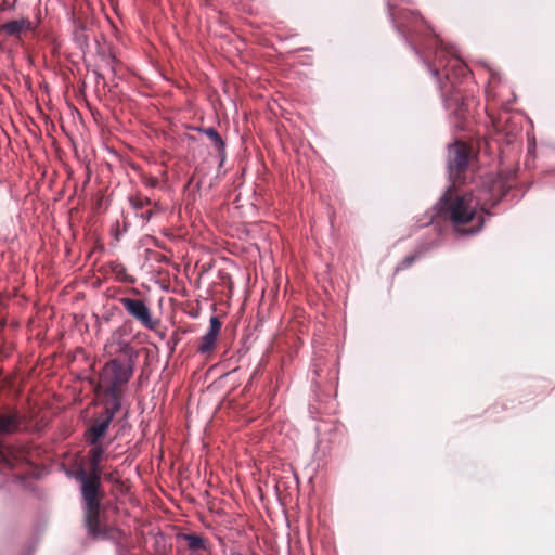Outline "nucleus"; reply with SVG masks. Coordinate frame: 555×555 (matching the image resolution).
Returning a JSON list of instances; mask_svg holds the SVG:
<instances>
[{
	"instance_id": "obj_1",
	"label": "nucleus",
	"mask_w": 555,
	"mask_h": 555,
	"mask_svg": "<svg viewBox=\"0 0 555 555\" xmlns=\"http://www.w3.org/2000/svg\"><path fill=\"white\" fill-rule=\"evenodd\" d=\"M496 182L491 181L485 189L460 193L457 185H451L437 202V215L449 220L463 234H476L485 224V214L494 206L503 194L495 192Z\"/></svg>"
},
{
	"instance_id": "obj_2",
	"label": "nucleus",
	"mask_w": 555,
	"mask_h": 555,
	"mask_svg": "<svg viewBox=\"0 0 555 555\" xmlns=\"http://www.w3.org/2000/svg\"><path fill=\"white\" fill-rule=\"evenodd\" d=\"M401 17L411 24L423 25L428 35H431L436 40V57L440 65L444 66L446 78L452 86L456 83L459 78H464L469 74L467 65L459 57L454 56L453 49L447 47L443 41L434 33L431 26L427 21L415 11L404 10L401 13Z\"/></svg>"
},
{
	"instance_id": "obj_3",
	"label": "nucleus",
	"mask_w": 555,
	"mask_h": 555,
	"mask_svg": "<svg viewBox=\"0 0 555 555\" xmlns=\"http://www.w3.org/2000/svg\"><path fill=\"white\" fill-rule=\"evenodd\" d=\"M134 366V360H121V358H114L104 365L101 384L104 388L105 401L121 405V388L133 376Z\"/></svg>"
},
{
	"instance_id": "obj_4",
	"label": "nucleus",
	"mask_w": 555,
	"mask_h": 555,
	"mask_svg": "<svg viewBox=\"0 0 555 555\" xmlns=\"http://www.w3.org/2000/svg\"><path fill=\"white\" fill-rule=\"evenodd\" d=\"M103 411L98 414L85 431V440L88 444H96L106 436L114 416L119 412L121 405L108 401L103 402Z\"/></svg>"
},
{
	"instance_id": "obj_5",
	"label": "nucleus",
	"mask_w": 555,
	"mask_h": 555,
	"mask_svg": "<svg viewBox=\"0 0 555 555\" xmlns=\"http://www.w3.org/2000/svg\"><path fill=\"white\" fill-rule=\"evenodd\" d=\"M89 446L91 447L88 451L90 472L86 473L83 469H80L77 473L76 478L81 482V487L92 486L95 489H101V462L105 457V447L102 441H98L96 444Z\"/></svg>"
},
{
	"instance_id": "obj_6",
	"label": "nucleus",
	"mask_w": 555,
	"mask_h": 555,
	"mask_svg": "<svg viewBox=\"0 0 555 555\" xmlns=\"http://www.w3.org/2000/svg\"><path fill=\"white\" fill-rule=\"evenodd\" d=\"M101 489L92 486L81 487V495L85 503V521L89 534L98 537L100 533V500L102 498Z\"/></svg>"
},
{
	"instance_id": "obj_7",
	"label": "nucleus",
	"mask_w": 555,
	"mask_h": 555,
	"mask_svg": "<svg viewBox=\"0 0 555 555\" xmlns=\"http://www.w3.org/2000/svg\"><path fill=\"white\" fill-rule=\"evenodd\" d=\"M125 311L133 318L142 327L155 331L159 325V319L152 315L151 308L143 299L120 297L118 299Z\"/></svg>"
},
{
	"instance_id": "obj_8",
	"label": "nucleus",
	"mask_w": 555,
	"mask_h": 555,
	"mask_svg": "<svg viewBox=\"0 0 555 555\" xmlns=\"http://www.w3.org/2000/svg\"><path fill=\"white\" fill-rule=\"evenodd\" d=\"M469 157V147L463 142H456L449 147L448 168L452 185L463 183L462 173L467 169Z\"/></svg>"
},
{
	"instance_id": "obj_9",
	"label": "nucleus",
	"mask_w": 555,
	"mask_h": 555,
	"mask_svg": "<svg viewBox=\"0 0 555 555\" xmlns=\"http://www.w3.org/2000/svg\"><path fill=\"white\" fill-rule=\"evenodd\" d=\"M122 328L119 327L113 332L111 338L106 344V348L111 349V352L120 354L121 360H134L137 361L138 351L131 346L130 343L122 339Z\"/></svg>"
},
{
	"instance_id": "obj_10",
	"label": "nucleus",
	"mask_w": 555,
	"mask_h": 555,
	"mask_svg": "<svg viewBox=\"0 0 555 555\" xmlns=\"http://www.w3.org/2000/svg\"><path fill=\"white\" fill-rule=\"evenodd\" d=\"M221 322L217 317H211L209 320V328L207 333L199 338L197 352L201 354L210 353L217 344L218 335L221 331Z\"/></svg>"
},
{
	"instance_id": "obj_11",
	"label": "nucleus",
	"mask_w": 555,
	"mask_h": 555,
	"mask_svg": "<svg viewBox=\"0 0 555 555\" xmlns=\"http://www.w3.org/2000/svg\"><path fill=\"white\" fill-rule=\"evenodd\" d=\"M444 106L448 111L455 115L460 120L465 119L467 111V102L461 94V91L454 88V91L450 96H446V91L441 87Z\"/></svg>"
},
{
	"instance_id": "obj_12",
	"label": "nucleus",
	"mask_w": 555,
	"mask_h": 555,
	"mask_svg": "<svg viewBox=\"0 0 555 555\" xmlns=\"http://www.w3.org/2000/svg\"><path fill=\"white\" fill-rule=\"evenodd\" d=\"M25 459L23 450L0 442V469H11Z\"/></svg>"
},
{
	"instance_id": "obj_13",
	"label": "nucleus",
	"mask_w": 555,
	"mask_h": 555,
	"mask_svg": "<svg viewBox=\"0 0 555 555\" xmlns=\"http://www.w3.org/2000/svg\"><path fill=\"white\" fill-rule=\"evenodd\" d=\"M24 424V416L17 411L0 413V434H13L17 431Z\"/></svg>"
},
{
	"instance_id": "obj_14",
	"label": "nucleus",
	"mask_w": 555,
	"mask_h": 555,
	"mask_svg": "<svg viewBox=\"0 0 555 555\" xmlns=\"http://www.w3.org/2000/svg\"><path fill=\"white\" fill-rule=\"evenodd\" d=\"M33 29V23L28 18L10 21L2 26V30L9 36H18L22 33Z\"/></svg>"
},
{
	"instance_id": "obj_15",
	"label": "nucleus",
	"mask_w": 555,
	"mask_h": 555,
	"mask_svg": "<svg viewBox=\"0 0 555 555\" xmlns=\"http://www.w3.org/2000/svg\"><path fill=\"white\" fill-rule=\"evenodd\" d=\"M202 131L212 142L217 152L221 155H224L225 143H224L223 139L221 138V135L218 133V131L212 127L202 129Z\"/></svg>"
},
{
	"instance_id": "obj_16",
	"label": "nucleus",
	"mask_w": 555,
	"mask_h": 555,
	"mask_svg": "<svg viewBox=\"0 0 555 555\" xmlns=\"http://www.w3.org/2000/svg\"><path fill=\"white\" fill-rule=\"evenodd\" d=\"M111 272L116 276L119 282L133 283L134 280L127 273L126 267L119 261H111L108 263Z\"/></svg>"
},
{
	"instance_id": "obj_17",
	"label": "nucleus",
	"mask_w": 555,
	"mask_h": 555,
	"mask_svg": "<svg viewBox=\"0 0 555 555\" xmlns=\"http://www.w3.org/2000/svg\"><path fill=\"white\" fill-rule=\"evenodd\" d=\"M184 540L191 551H199L206 548V541L197 534H185Z\"/></svg>"
},
{
	"instance_id": "obj_18",
	"label": "nucleus",
	"mask_w": 555,
	"mask_h": 555,
	"mask_svg": "<svg viewBox=\"0 0 555 555\" xmlns=\"http://www.w3.org/2000/svg\"><path fill=\"white\" fill-rule=\"evenodd\" d=\"M129 203L137 215H139L144 207L152 205L153 202L149 197L137 194L129 197Z\"/></svg>"
},
{
	"instance_id": "obj_19",
	"label": "nucleus",
	"mask_w": 555,
	"mask_h": 555,
	"mask_svg": "<svg viewBox=\"0 0 555 555\" xmlns=\"http://www.w3.org/2000/svg\"><path fill=\"white\" fill-rule=\"evenodd\" d=\"M421 251L414 255H409L402 259V261L397 266L396 271H401L410 268L417 258L421 256Z\"/></svg>"
},
{
	"instance_id": "obj_20",
	"label": "nucleus",
	"mask_w": 555,
	"mask_h": 555,
	"mask_svg": "<svg viewBox=\"0 0 555 555\" xmlns=\"http://www.w3.org/2000/svg\"><path fill=\"white\" fill-rule=\"evenodd\" d=\"M153 215L154 211L152 209H147L145 211L140 212L138 216H140L144 222H147L153 217Z\"/></svg>"
},
{
	"instance_id": "obj_21",
	"label": "nucleus",
	"mask_w": 555,
	"mask_h": 555,
	"mask_svg": "<svg viewBox=\"0 0 555 555\" xmlns=\"http://www.w3.org/2000/svg\"><path fill=\"white\" fill-rule=\"evenodd\" d=\"M144 184L149 188H156L158 184V179L153 177L146 178L144 180Z\"/></svg>"
},
{
	"instance_id": "obj_22",
	"label": "nucleus",
	"mask_w": 555,
	"mask_h": 555,
	"mask_svg": "<svg viewBox=\"0 0 555 555\" xmlns=\"http://www.w3.org/2000/svg\"><path fill=\"white\" fill-rule=\"evenodd\" d=\"M429 69H430V73L433 74L434 77H438L439 70L436 67H431L429 65Z\"/></svg>"
},
{
	"instance_id": "obj_23",
	"label": "nucleus",
	"mask_w": 555,
	"mask_h": 555,
	"mask_svg": "<svg viewBox=\"0 0 555 555\" xmlns=\"http://www.w3.org/2000/svg\"><path fill=\"white\" fill-rule=\"evenodd\" d=\"M115 63H116V59H115V56H109V64H111V66H112V69H113V70H115V69H114V64H115Z\"/></svg>"
},
{
	"instance_id": "obj_24",
	"label": "nucleus",
	"mask_w": 555,
	"mask_h": 555,
	"mask_svg": "<svg viewBox=\"0 0 555 555\" xmlns=\"http://www.w3.org/2000/svg\"><path fill=\"white\" fill-rule=\"evenodd\" d=\"M413 31L412 29H408V33H411V36L413 35Z\"/></svg>"
}]
</instances>
